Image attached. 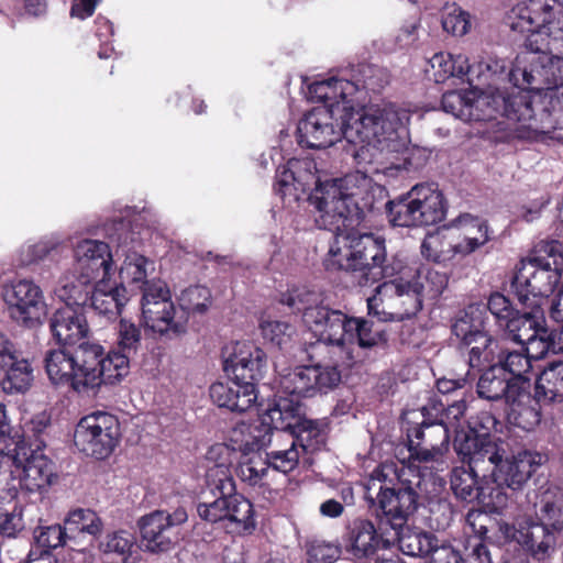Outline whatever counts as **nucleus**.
I'll return each instance as SVG.
<instances>
[{"instance_id":"nucleus-61","label":"nucleus","mask_w":563,"mask_h":563,"mask_svg":"<svg viewBox=\"0 0 563 563\" xmlns=\"http://www.w3.org/2000/svg\"><path fill=\"white\" fill-rule=\"evenodd\" d=\"M482 306L486 311H489L495 319L496 325L501 330L509 323L508 320H512L519 312L511 300L499 291L492 292L487 298L486 305Z\"/></svg>"},{"instance_id":"nucleus-20","label":"nucleus","mask_w":563,"mask_h":563,"mask_svg":"<svg viewBox=\"0 0 563 563\" xmlns=\"http://www.w3.org/2000/svg\"><path fill=\"white\" fill-rule=\"evenodd\" d=\"M185 508L179 507L172 514L155 510L139 521L141 542L152 553L169 551L177 542L178 527L187 521Z\"/></svg>"},{"instance_id":"nucleus-57","label":"nucleus","mask_w":563,"mask_h":563,"mask_svg":"<svg viewBox=\"0 0 563 563\" xmlns=\"http://www.w3.org/2000/svg\"><path fill=\"white\" fill-rule=\"evenodd\" d=\"M135 537L126 530L108 532L99 542V550L107 555L119 558L128 562L135 547Z\"/></svg>"},{"instance_id":"nucleus-50","label":"nucleus","mask_w":563,"mask_h":563,"mask_svg":"<svg viewBox=\"0 0 563 563\" xmlns=\"http://www.w3.org/2000/svg\"><path fill=\"white\" fill-rule=\"evenodd\" d=\"M416 205L410 190L395 200L387 201L385 208L390 224L401 228L423 227Z\"/></svg>"},{"instance_id":"nucleus-34","label":"nucleus","mask_w":563,"mask_h":563,"mask_svg":"<svg viewBox=\"0 0 563 563\" xmlns=\"http://www.w3.org/2000/svg\"><path fill=\"white\" fill-rule=\"evenodd\" d=\"M357 91L358 84L336 77L314 81L308 86L310 99L322 102L321 107H330L334 103L343 106L345 102L354 106L352 97Z\"/></svg>"},{"instance_id":"nucleus-53","label":"nucleus","mask_w":563,"mask_h":563,"mask_svg":"<svg viewBox=\"0 0 563 563\" xmlns=\"http://www.w3.org/2000/svg\"><path fill=\"white\" fill-rule=\"evenodd\" d=\"M23 439L20 428L12 426L7 406L0 404V463L19 460V448Z\"/></svg>"},{"instance_id":"nucleus-10","label":"nucleus","mask_w":563,"mask_h":563,"mask_svg":"<svg viewBox=\"0 0 563 563\" xmlns=\"http://www.w3.org/2000/svg\"><path fill=\"white\" fill-rule=\"evenodd\" d=\"M375 115L378 119L376 121V129L374 137L365 139L362 134H355L345 140L350 143H361L355 148L353 158L358 170L366 175L367 173H376L378 168L374 166L377 157L378 147L384 148L389 146V142L397 139L398 130L404 125V120L408 119L406 111L398 109L394 104H387L380 107H369L363 109L358 115Z\"/></svg>"},{"instance_id":"nucleus-55","label":"nucleus","mask_w":563,"mask_h":563,"mask_svg":"<svg viewBox=\"0 0 563 563\" xmlns=\"http://www.w3.org/2000/svg\"><path fill=\"white\" fill-rule=\"evenodd\" d=\"M212 300L210 288L202 285H191L185 288L178 297L179 310L186 311L188 320L190 314H206L212 306Z\"/></svg>"},{"instance_id":"nucleus-1","label":"nucleus","mask_w":563,"mask_h":563,"mask_svg":"<svg viewBox=\"0 0 563 563\" xmlns=\"http://www.w3.org/2000/svg\"><path fill=\"white\" fill-rule=\"evenodd\" d=\"M405 468L380 464L364 484V500L371 516H358L349 521L343 533L345 550L356 560H375L380 550L393 547V529H399L418 510L420 495L416 482L408 478Z\"/></svg>"},{"instance_id":"nucleus-38","label":"nucleus","mask_w":563,"mask_h":563,"mask_svg":"<svg viewBox=\"0 0 563 563\" xmlns=\"http://www.w3.org/2000/svg\"><path fill=\"white\" fill-rule=\"evenodd\" d=\"M34 379L30 362L19 351L0 369V386L5 394L25 393Z\"/></svg>"},{"instance_id":"nucleus-51","label":"nucleus","mask_w":563,"mask_h":563,"mask_svg":"<svg viewBox=\"0 0 563 563\" xmlns=\"http://www.w3.org/2000/svg\"><path fill=\"white\" fill-rule=\"evenodd\" d=\"M536 517L552 531L563 530V488H548L540 499V507Z\"/></svg>"},{"instance_id":"nucleus-27","label":"nucleus","mask_w":563,"mask_h":563,"mask_svg":"<svg viewBox=\"0 0 563 563\" xmlns=\"http://www.w3.org/2000/svg\"><path fill=\"white\" fill-rule=\"evenodd\" d=\"M77 269L84 278L104 284L111 276L113 261L109 243L84 240L75 249Z\"/></svg>"},{"instance_id":"nucleus-46","label":"nucleus","mask_w":563,"mask_h":563,"mask_svg":"<svg viewBox=\"0 0 563 563\" xmlns=\"http://www.w3.org/2000/svg\"><path fill=\"white\" fill-rule=\"evenodd\" d=\"M117 350L111 351L115 356L126 361V375L130 373V362L142 351L143 336L140 324L121 318L118 324Z\"/></svg>"},{"instance_id":"nucleus-22","label":"nucleus","mask_w":563,"mask_h":563,"mask_svg":"<svg viewBox=\"0 0 563 563\" xmlns=\"http://www.w3.org/2000/svg\"><path fill=\"white\" fill-rule=\"evenodd\" d=\"M499 421L496 417L486 410L479 411L476 416L471 417L468 421V430L456 432L453 446L456 454H465L476 452L479 456H490L497 459V449L501 446L500 439L492 435L497 430Z\"/></svg>"},{"instance_id":"nucleus-29","label":"nucleus","mask_w":563,"mask_h":563,"mask_svg":"<svg viewBox=\"0 0 563 563\" xmlns=\"http://www.w3.org/2000/svg\"><path fill=\"white\" fill-rule=\"evenodd\" d=\"M530 379L519 390L516 388V395L507 401L509 411L507 413L508 422L523 431H532L540 424L542 413L541 404L543 399L539 395H531Z\"/></svg>"},{"instance_id":"nucleus-48","label":"nucleus","mask_w":563,"mask_h":563,"mask_svg":"<svg viewBox=\"0 0 563 563\" xmlns=\"http://www.w3.org/2000/svg\"><path fill=\"white\" fill-rule=\"evenodd\" d=\"M300 161L290 159L286 166L277 168L274 191L282 199L291 195V189L305 191L306 185L309 184L308 179L314 180V175L310 172L300 173Z\"/></svg>"},{"instance_id":"nucleus-7","label":"nucleus","mask_w":563,"mask_h":563,"mask_svg":"<svg viewBox=\"0 0 563 563\" xmlns=\"http://www.w3.org/2000/svg\"><path fill=\"white\" fill-rule=\"evenodd\" d=\"M497 459L486 456L490 471V503L493 511H503L518 493L528 485L531 476L549 460L547 453L536 450H521L511 456H506L503 446L497 449Z\"/></svg>"},{"instance_id":"nucleus-35","label":"nucleus","mask_w":563,"mask_h":563,"mask_svg":"<svg viewBox=\"0 0 563 563\" xmlns=\"http://www.w3.org/2000/svg\"><path fill=\"white\" fill-rule=\"evenodd\" d=\"M44 365L52 384L79 393L74 352L70 353L63 349L51 350L45 355Z\"/></svg>"},{"instance_id":"nucleus-59","label":"nucleus","mask_w":563,"mask_h":563,"mask_svg":"<svg viewBox=\"0 0 563 563\" xmlns=\"http://www.w3.org/2000/svg\"><path fill=\"white\" fill-rule=\"evenodd\" d=\"M307 563H335L341 554L342 548L339 542L313 539L305 544Z\"/></svg>"},{"instance_id":"nucleus-12","label":"nucleus","mask_w":563,"mask_h":563,"mask_svg":"<svg viewBox=\"0 0 563 563\" xmlns=\"http://www.w3.org/2000/svg\"><path fill=\"white\" fill-rule=\"evenodd\" d=\"M79 393L100 385H114L126 376V361L111 351L106 354L99 343L82 341L74 351Z\"/></svg>"},{"instance_id":"nucleus-6","label":"nucleus","mask_w":563,"mask_h":563,"mask_svg":"<svg viewBox=\"0 0 563 563\" xmlns=\"http://www.w3.org/2000/svg\"><path fill=\"white\" fill-rule=\"evenodd\" d=\"M198 517L208 523H220L227 533L243 536L255 529L251 500L236 493L235 483L206 482L196 499Z\"/></svg>"},{"instance_id":"nucleus-16","label":"nucleus","mask_w":563,"mask_h":563,"mask_svg":"<svg viewBox=\"0 0 563 563\" xmlns=\"http://www.w3.org/2000/svg\"><path fill=\"white\" fill-rule=\"evenodd\" d=\"M342 373L339 360L329 356L327 364L297 366L282 378L280 386L286 394L298 398H312L327 395L341 383Z\"/></svg>"},{"instance_id":"nucleus-19","label":"nucleus","mask_w":563,"mask_h":563,"mask_svg":"<svg viewBox=\"0 0 563 563\" xmlns=\"http://www.w3.org/2000/svg\"><path fill=\"white\" fill-rule=\"evenodd\" d=\"M376 291L380 300L388 299L391 306L398 308L393 312H380L374 303L376 298L368 299V313L376 316L379 321L402 320L416 316L422 309V301L426 298L415 282H405L401 278L379 284Z\"/></svg>"},{"instance_id":"nucleus-49","label":"nucleus","mask_w":563,"mask_h":563,"mask_svg":"<svg viewBox=\"0 0 563 563\" xmlns=\"http://www.w3.org/2000/svg\"><path fill=\"white\" fill-rule=\"evenodd\" d=\"M64 527L70 540L80 533L97 538L102 532L103 522L95 510L78 507L67 512L64 518Z\"/></svg>"},{"instance_id":"nucleus-45","label":"nucleus","mask_w":563,"mask_h":563,"mask_svg":"<svg viewBox=\"0 0 563 563\" xmlns=\"http://www.w3.org/2000/svg\"><path fill=\"white\" fill-rule=\"evenodd\" d=\"M534 391L543 404L563 401V361L551 362L544 367L536 380Z\"/></svg>"},{"instance_id":"nucleus-4","label":"nucleus","mask_w":563,"mask_h":563,"mask_svg":"<svg viewBox=\"0 0 563 563\" xmlns=\"http://www.w3.org/2000/svg\"><path fill=\"white\" fill-rule=\"evenodd\" d=\"M314 184L309 201L321 213L320 221L329 231L354 228L365 219L366 213L377 209V200L366 177L360 185L352 176L325 181L318 179Z\"/></svg>"},{"instance_id":"nucleus-60","label":"nucleus","mask_w":563,"mask_h":563,"mask_svg":"<svg viewBox=\"0 0 563 563\" xmlns=\"http://www.w3.org/2000/svg\"><path fill=\"white\" fill-rule=\"evenodd\" d=\"M423 296L428 299H437L449 285V274L434 268H427L418 274L415 282Z\"/></svg>"},{"instance_id":"nucleus-54","label":"nucleus","mask_w":563,"mask_h":563,"mask_svg":"<svg viewBox=\"0 0 563 563\" xmlns=\"http://www.w3.org/2000/svg\"><path fill=\"white\" fill-rule=\"evenodd\" d=\"M236 476L245 484L252 487H263L267 485L269 474L268 464L261 454H244L235 470Z\"/></svg>"},{"instance_id":"nucleus-52","label":"nucleus","mask_w":563,"mask_h":563,"mask_svg":"<svg viewBox=\"0 0 563 563\" xmlns=\"http://www.w3.org/2000/svg\"><path fill=\"white\" fill-rule=\"evenodd\" d=\"M305 416L301 413V404L298 400L279 397L275 399L265 411V420L267 418L275 423L277 437H282L287 432V424H295L297 420H301Z\"/></svg>"},{"instance_id":"nucleus-58","label":"nucleus","mask_w":563,"mask_h":563,"mask_svg":"<svg viewBox=\"0 0 563 563\" xmlns=\"http://www.w3.org/2000/svg\"><path fill=\"white\" fill-rule=\"evenodd\" d=\"M506 328L503 329L508 338L521 347L528 340H531L543 325L538 318L530 312L520 311L512 320H508Z\"/></svg>"},{"instance_id":"nucleus-37","label":"nucleus","mask_w":563,"mask_h":563,"mask_svg":"<svg viewBox=\"0 0 563 563\" xmlns=\"http://www.w3.org/2000/svg\"><path fill=\"white\" fill-rule=\"evenodd\" d=\"M450 433L446 427L441 423L426 422V448L416 453V462L432 463L437 471H443L448 467L444 459V450L448 449Z\"/></svg>"},{"instance_id":"nucleus-26","label":"nucleus","mask_w":563,"mask_h":563,"mask_svg":"<svg viewBox=\"0 0 563 563\" xmlns=\"http://www.w3.org/2000/svg\"><path fill=\"white\" fill-rule=\"evenodd\" d=\"M351 317L325 305H314L303 313V322L316 338L338 344L345 350L347 323Z\"/></svg>"},{"instance_id":"nucleus-17","label":"nucleus","mask_w":563,"mask_h":563,"mask_svg":"<svg viewBox=\"0 0 563 563\" xmlns=\"http://www.w3.org/2000/svg\"><path fill=\"white\" fill-rule=\"evenodd\" d=\"M462 462L461 466H455L450 473V485L454 496L463 501H474L483 504L493 511V503H490L489 482H484L486 472H488L486 456H479L476 452L471 451L468 456L457 454Z\"/></svg>"},{"instance_id":"nucleus-64","label":"nucleus","mask_w":563,"mask_h":563,"mask_svg":"<svg viewBox=\"0 0 563 563\" xmlns=\"http://www.w3.org/2000/svg\"><path fill=\"white\" fill-rule=\"evenodd\" d=\"M521 261H531L534 264L554 263L551 265L555 268H561L563 257L561 251V243L556 240L540 241L534 245L530 255Z\"/></svg>"},{"instance_id":"nucleus-13","label":"nucleus","mask_w":563,"mask_h":563,"mask_svg":"<svg viewBox=\"0 0 563 563\" xmlns=\"http://www.w3.org/2000/svg\"><path fill=\"white\" fill-rule=\"evenodd\" d=\"M550 314L559 323L558 328L549 331L543 327L519 349L510 346L507 339L501 338L500 345L506 360L510 361L508 365L517 373L526 376L532 368V361L542 360L549 352H563V289L552 302Z\"/></svg>"},{"instance_id":"nucleus-23","label":"nucleus","mask_w":563,"mask_h":563,"mask_svg":"<svg viewBox=\"0 0 563 563\" xmlns=\"http://www.w3.org/2000/svg\"><path fill=\"white\" fill-rule=\"evenodd\" d=\"M3 299L16 322L33 328L46 314V305L41 288L31 280L21 279L5 287Z\"/></svg>"},{"instance_id":"nucleus-56","label":"nucleus","mask_w":563,"mask_h":563,"mask_svg":"<svg viewBox=\"0 0 563 563\" xmlns=\"http://www.w3.org/2000/svg\"><path fill=\"white\" fill-rule=\"evenodd\" d=\"M51 427V420L46 415L35 416L26 426L21 437L23 442L19 448V456L27 454V451H44L46 446V430Z\"/></svg>"},{"instance_id":"nucleus-63","label":"nucleus","mask_w":563,"mask_h":563,"mask_svg":"<svg viewBox=\"0 0 563 563\" xmlns=\"http://www.w3.org/2000/svg\"><path fill=\"white\" fill-rule=\"evenodd\" d=\"M299 451L290 443L288 449L273 450L265 453V460L268 468L288 474L292 472L299 463Z\"/></svg>"},{"instance_id":"nucleus-25","label":"nucleus","mask_w":563,"mask_h":563,"mask_svg":"<svg viewBox=\"0 0 563 563\" xmlns=\"http://www.w3.org/2000/svg\"><path fill=\"white\" fill-rule=\"evenodd\" d=\"M223 371L243 384L256 388L267 371V355L252 342H235L223 362Z\"/></svg>"},{"instance_id":"nucleus-9","label":"nucleus","mask_w":563,"mask_h":563,"mask_svg":"<svg viewBox=\"0 0 563 563\" xmlns=\"http://www.w3.org/2000/svg\"><path fill=\"white\" fill-rule=\"evenodd\" d=\"M509 362L501 345L495 344L494 349H488L485 353L479 352L477 347L472 352L466 363L470 371L482 372L476 385L479 398L489 401L505 399L507 402L516 395L517 387L519 390L527 385L529 378L509 367Z\"/></svg>"},{"instance_id":"nucleus-33","label":"nucleus","mask_w":563,"mask_h":563,"mask_svg":"<svg viewBox=\"0 0 563 563\" xmlns=\"http://www.w3.org/2000/svg\"><path fill=\"white\" fill-rule=\"evenodd\" d=\"M411 197L417 206L423 227L435 225L446 216V201L437 184H417L411 189Z\"/></svg>"},{"instance_id":"nucleus-24","label":"nucleus","mask_w":563,"mask_h":563,"mask_svg":"<svg viewBox=\"0 0 563 563\" xmlns=\"http://www.w3.org/2000/svg\"><path fill=\"white\" fill-rule=\"evenodd\" d=\"M554 531L541 520H529L519 527L503 522L499 533L505 542H517L533 560L544 561L550 558V551L555 545Z\"/></svg>"},{"instance_id":"nucleus-21","label":"nucleus","mask_w":563,"mask_h":563,"mask_svg":"<svg viewBox=\"0 0 563 563\" xmlns=\"http://www.w3.org/2000/svg\"><path fill=\"white\" fill-rule=\"evenodd\" d=\"M553 264L519 262L511 278L510 288L521 303L527 305L530 296L549 297L555 290L561 278V268L552 267Z\"/></svg>"},{"instance_id":"nucleus-47","label":"nucleus","mask_w":563,"mask_h":563,"mask_svg":"<svg viewBox=\"0 0 563 563\" xmlns=\"http://www.w3.org/2000/svg\"><path fill=\"white\" fill-rule=\"evenodd\" d=\"M435 82H445L451 77L463 78L475 73L474 66L470 65L465 55H452L450 53H437L430 59Z\"/></svg>"},{"instance_id":"nucleus-3","label":"nucleus","mask_w":563,"mask_h":563,"mask_svg":"<svg viewBox=\"0 0 563 563\" xmlns=\"http://www.w3.org/2000/svg\"><path fill=\"white\" fill-rule=\"evenodd\" d=\"M332 232L334 244L323 261L325 271L351 273L362 287L372 286L394 275V267L385 264L387 254L384 238L362 233L350 227Z\"/></svg>"},{"instance_id":"nucleus-2","label":"nucleus","mask_w":563,"mask_h":563,"mask_svg":"<svg viewBox=\"0 0 563 563\" xmlns=\"http://www.w3.org/2000/svg\"><path fill=\"white\" fill-rule=\"evenodd\" d=\"M506 24L523 48L509 81L522 92L563 88V16L554 15L548 0H527L508 12Z\"/></svg>"},{"instance_id":"nucleus-40","label":"nucleus","mask_w":563,"mask_h":563,"mask_svg":"<svg viewBox=\"0 0 563 563\" xmlns=\"http://www.w3.org/2000/svg\"><path fill=\"white\" fill-rule=\"evenodd\" d=\"M455 221L456 225L462 228L465 232L463 241L454 247L456 253L468 255L485 245L492 239V232L489 231L487 221L477 216L463 213L460 214Z\"/></svg>"},{"instance_id":"nucleus-43","label":"nucleus","mask_w":563,"mask_h":563,"mask_svg":"<svg viewBox=\"0 0 563 563\" xmlns=\"http://www.w3.org/2000/svg\"><path fill=\"white\" fill-rule=\"evenodd\" d=\"M396 536H391L393 545L397 543L400 550L408 556H429L432 549L439 542L438 538L427 531H413L406 525L399 529H393Z\"/></svg>"},{"instance_id":"nucleus-18","label":"nucleus","mask_w":563,"mask_h":563,"mask_svg":"<svg viewBox=\"0 0 563 563\" xmlns=\"http://www.w3.org/2000/svg\"><path fill=\"white\" fill-rule=\"evenodd\" d=\"M486 310L481 303L468 305L455 318L451 330L456 336L457 350L465 361L472 356V352L478 349L485 353L494 345L501 344V338H495L486 331Z\"/></svg>"},{"instance_id":"nucleus-62","label":"nucleus","mask_w":563,"mask_h":563,"mask_svg":"<svg viewBox=\"0 0 563 563\" xmlns=\"http://www.w3.org/2000/svg\"><path fill=\"white\" fill-rule=\"evenodd\" d=\"M358 75L361 78L354 81L358 84V90L364 89L373 93L380 92L390 80L388 70L376 65H362Z\"/></svg>"},{"instance_id":"nucleus-42","label":"nucleus","mask_w":563,"mask_h":563,"mask_svg":"<svg viewBox=\"0 0 563 563\" xmlns=\"http://www.w3.org/2000/svg\"><path fill=\"white\" fill-rule=\"evenodd\" d=\"M128 300L126 288L115 286L113 288L106 289L104 284H99L97 287L95 286L87 308L92 309L98 314L111 320L121 313V310Z\"/></svg>"},{"instance_id":"nucleus-44","label":"nucleus","mask_w":563,"mask_h":563,"mask_svg":"<svg viewBox=\"0 0 563 563\" xmlns=\"http://www.w3.org/2000/svg\"><path fill=\"white\" fill-rule=\"evenodd\" d=\"M233 455L234 450L224 443L211 445L205 456L207 461L206 482L214 484L217 479H220V483H235L231 472Z\"/></svg>"},{"instance_id":"nucleus-32","label":"nucleus","mask_w":563,"mask_h":563,"mask_svg":"<svg viewBox=\"0 0 563 563\" xmlns=\"http://www.w3.org/2000/svg\"><path fill=\"white\" fill-rule=\"evenodd\" d=\"M330 422L328 418L309 419L303 417L297 420L295 424H287V434L290 443L297 449L300 448L303 453H314L320 451L327 443Z\"/></svg>"},{"instance_id":"nucleus-31","label":"nucleus","mask_w":563,"mask_h":563,"mask_svg":"<svg viewBox=\"0 0 563 563\" xmlns=\"http://www.w3.org/2000/svg\"><path fill=\"white\" fill-rule=\"evenodd\" d=\"M49 328L56 342L60 345H75L89 333L85 311L71 307L57 309L49 321Z\"/></svg>"},{"instance_id":"nucleus-36","label":"nucleus","mask_w":563,"mask_h":563,"mask_svg":"<svg viewBox=\"0 0 563 563\" xmlns=\"http://www.w3.org/2000/svg\"><path fill=\"white\" fill-rule=\"evenodd\" d=\"M32 550L29 554L37 553L38 560L48 562L53 560V552L59 548H64L67 541L70 540L64 525L47 523V521L40 519L36 527L32 531Z\"/></svg>"},{"instance_id":"nucleus-15","label":"nucleus","mask_w":563,"mask_h":563,"mask_svg":"<svg viewBox=\"0 0 563 563\" xmlns=\"http://www.w3.org/2000/svg\"><path fill=\"white\" fill-rule=\"evenodd\" d=\"M120 437L118 418L106 411H96L79 420L74 443L87 456L103 460L114 451Z\"/></svg>"},{"instance_id":"nucleus-30","label":"nucleus","mask_w":563,"mask_h":563,"mask_svg":"<svg viewBox=\"0 0 563 563\" xmlns=\"http://www.w3.org/2000/svg\"><path fill=\"white\" fill-rule=\"evenodd\" d=\"M227 383L217 382L210 386L209 394L212 401L220 408L232 412H244L257 400V390L250 384H243L229 376Z\"/></svg>"},{"instance_id":"nucleus-14","label":"nucleus","mask_w":563,"mask_h":563,"mask_svg":"<svg viewBox=\"0 0 563 563\" xmlns=\"http://www.w3.org/2000/svg\"><path fill=\"white\" fill-rule=\"evenodd\" d=\"M106 235L111 244L121 249L125 254V260L119 271L120 285H117L118 287L126 288L129 286L131 290L139 288L143 294L147 285H157L146 279L148 260L136 253L141 239L139 232L133 230L131 221L114 220L106 227Z\"/></svg>"},{"instance_id":"nucleus-5","label":"nucleus","mask_w":563,"mask_h":563,"mask_svg":"<svg viewBox=\"0 0 563 563\" xmlns=\"http://www.w3.org/2000/svg\"><path fill=\"white\" fill-rule=\"evenodd\" d=\"M353 104H331L314 107L299 120L297 141L302 147L321 150L328 148L342 139L362 134L365 139L375 136L378 118L358 115Z\"/></svg>"},{"instance_id":"nucleus-41","label":"nucleus","mask_w":563,"mask_h":563,"mask_svg":"<svg viewBox=\"0 0 563 563\" xmlns=\"http://www.w3.org/2000/svg\"><path fill=\"white\" fill-rule=\"evenodd\" d=\"M95 285L81 275L79 277H64L55 289L56 297L65 302V307L85 311L90 301Z\"/></svg>"},{"instance_id":"nucleus-11","label":"nucleus","mask_w":563,"mask_h":563,"mask_svg":"<svg viewBox=\"0 0 563 563\" xmlns=\"http://www.w3.org/2000/svg\"><path fill=\"white\" fill-rule=\"evenodd\" d=\"M141 311L142 324L161 339L174 340L187 332L186 311L175 306L166 285L146 286Z\"/></svg>"},{"instance_id":"nucleus-8","label":"nucleus","mask_w":563,"mask_h":563,"mask_svg":"<svg viewBox=\"0 0 563 563\" xmlns=\"http://www.w3.org/2000/svg\"><path fill=\"white\" fill-rule=\"evenodd\" d=\"M503 115L517 124L520 137L549 135L563 129V88L534 100L529 92L508 95L503 99Z\"/></svg>"},{"instance_id":"nucleus-28","label":"nucleus","mask_w":563,"mask_h":563,"mask_svg":"<svg viewBox=\"0 0 563 563\" xmlns=\"http://www.w3.org/2000/svg\"><path fill=\"white\" fill-rule=\"evenodd\" d=\"M23 475L20 477V487L29 494L46 492L55 476V464L43 451H27L19 460L5 462L7 464L23 463Z\"/></svg>"},{"instance_id":"nucleus-39","label":"nucleus","mask_w":563,"mask_h":563,"mask_svg":"<svg viewBox=\"0 0 563 563\" xmlns=\"http://www.w3.org/2000/svg\"><path fill=\"white\" fill-rule=\"evenodd\" d=\"M388 335L386 329L373 320L351 317L347 323L346 345L356 343L362 349L386 345Z\"/></svg>"}]
</instances>
